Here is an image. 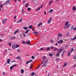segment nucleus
Returning <instances> with one entry per match:
<instances>
[{
	"label": "nucleus",
	"instance_id": "obj_1",
	"mask_svg": "<svg viewBox=\"0 0 76 76\" xmlns=\"http://www.w3.org/2000/svg\"><path fill=\"white\" fill-rule=\"evenodd\" d=\"M64 50V48L63 47L60 48L58 50V52L56 54L57 56H60V53L62 52Z\"/></svg>",
	"mask_w": 76,
	"mask_h": 76
},
{
	"label": "nucleus",
	"instance_id": "obj_2",
	"mask_svg": "<svg viewBox=\"0 0 76 76\" xmlns=\"http://www.w3.org/2000/svg\"><path fill=\"white\" fill-rule=\"evenodd\" d=\"M10 3V0H7L5 3H4L3 4V5H6V6H7V4H9Z\"/></svg>",
	"mask_w": 76,
	"mask_h": 76
},
{
	"label": "nucleus",
	"instance_id": "obj_3",
	"mask_svg": "<svg viewBox=\"0 0 76 76\" xmlns=\"http://www.w3.org/2000/svg\"><path fill=\"white\" fill-rule=\"evenodd\" d=\"M33 2L36 5H37L38 3V0H34Z\"/></svg>",
	"mask_w": 76,
	"mask_h": 76
},
{
	"label": "nucleus",
	"instance_id": "obj_4",
	"mask_svg": "<svg viewBox=\"0 0 76 76\" xmlns=\"http://www.w3.org/2000/svg\"><path fill=\"white\" fill-rule=\"evenodd\" d=\"M17 66V65H12L11 66L10 68V69L12 70L14 67H16Z\"/></svg>",
	"mask_w": 76,
	"mask_h": 76
},
{
	"label": "nucleus",
	"instance_id": "obj_5",
	"mask_svg": "<svg viewBox=\"0 0 76 76\" xmlns=\"http://www.w3.org/2000/svg\"><path fill=\"white\" fill-rule=\"evenodd\" d=\"M52 19V18H50L49 20L48 21V24H50L51 23V19Z\"/></svg>",
	"mask_w": 76,
	"mask_h": 76
},
{
	"label": "nucleus",
	"instance_id": "obj_6",
	"mask_svg": "<svg viewBox=\"0 0 76 76\" xmlns=\"http://www.w3.org/2000/svg\"><path fill=\"white\" fill-rule=\"evenodd\" d=\"M63 42V40H59V41L58 42V44H62Z\"/></svg>",
	"mask_w": 76,
	"mask_h": 76
},
{
	"label": "nucleus",
	"instance_id": "obj_7",
	"mask_svg": "<svg viewBox=\"0 0 76 76\" xmlns=\"http://www.w3.org/2000/svg\"><path fill=\"white\" fill-rule=\"evenodd\" d=\"M57 37H63V35H62V34H61L60 33H59L57 35Z\"/></svg>",
	"mask_w": 76,
	"mask_h": 76
},
{
	"label": "nucleus",
	"instance_id": "obj_8",
	"mask_svg": "<svg viewBox=\"0 0 76 76\" xmlns=\"http://www.w3.org/2000/svg\"><path fill=\"white\" fill-rule=\"evenodd\" d=\"M12 48L13 49H15L16 48V44H14L12 45Z\"/></svg>",
	"mask_w": 76,
	"mask_h": 76
},
{
	"label": "nucleus",
	"instance_id": "obj_9",
	"mask_svg": "<svg viewBox=\"0 0 76 76\" xmlns=\"http://www.w3.org/2000/svg\"><path fill=\"white\" fill-rule=\"evenodd\" d=\"M6 20H7V19H4L3 20V21H2V23L4 25V24H5V22H6Z\"/></svg>",
	"mask_w": 76,
	"mask_h": 76
},
{
	"label": "nucleus",
	"instance_id": "obj_10",
	"mask_svg": "<svg viewBox=\"0 0 76 76\" xmlns=\"http://www.w3.org/2000/svg\"><path fill=\"white\" fill-rule=\"evenodd\" d=\"M15 58L17 60H18V59H19L20 60V59H21V58L20 57V56H18Z\"/></svg>",
	"mask_w": 76,
	"mask_h": 76
},
{
	"label": "nucleus",
	"instance_id": "obj_11",
	"mask_svg": "<svg viewBox=\"0 0 76 76\" xmlns=\"http://www.w3.org/2000/svg\"><path fill=\"white\" fill-rule=\"evenodd\" d=\"M32 60H31L27 61L26 63V64L27 65V64H28V63H31V62H32Z\"/></svg>",
	"mask_w": 76,
	"mask_h": 76
},
{
	"label": "nucleus",
	"instance_id": "obj_12",
	"mask_svg": "<svg viewBox=\"0 0 76 76\" xmlns=\"http://www.w3.org/2000/svg\"><path fill=\"white\" fill-rule=\"evenodd\" d=\"M72 10H74V11H76V7H75V6H74V7H73Z\"/></svg>",
	"mask_w": 76,
	"mask_h": 76
},
{
	"label": "nucleus",
	"instance_id": "obj_13",
	"mask_svg": "<svg viewBox=\"0 0 76 76\" xmlns=\"http://www.w3.org/2000/svg\"><path fill=\"white\" fill-rule=\"evenodd\" d=\"M45 50H47V51H49L50 50V47H48L46 49H45Z\"/></svg>",
	"mask_w": 76,
	"mask_h": 76
},
{
	"label": "nucleus",
	"instance_id": "obj_14",
	"mask_svg": "<svg viewBox=\"0 0 76 76\" xmlns=\"http://www.w3.org/2000/svg\"><path fill=\"white\" fill-rule=\"evenodd\" d=\"M11 60L9 59H8L7 60V64H9L10 63V61Z\"/></svg>",
	"mask_w": 76,
	"mask_h": 76
},
{
	"label": "nucleus",
	"instance_id": "obj_15",
	"mask_svg": "<svg viewBox=\"0 0 76 76\" xmlns=\"http://www.w3.org/2000/svg\"><path fill=\"white\" fill-rule=\"evenodd\" d=\"M19 32V30L18 29L14 33V35H15V34H17V33H18Z\"/></svg>",
	"mask_w": 76,
	"mask_h": 76
},
{
	"label": "nucleus",
	"instance_id": "obj_16",
	"mask_svg": "<svg viewBox=\"0 0 76 76\" xmlns=\"http://www.w3.org/2000/svg\"><path fill=\"white\" fill-rule=\"evenodd\" d=\"M15 48H19L20 47V45H17L16 44Z\"/></svg>",
	"mask_w": 76,
	"mask_h": 76
},
{
	"label": "nucleus",
	"instance_id": "obj_17",
	"mask_svg": "<svg viewBox=\"0 0 76 76\" xmlns=\"http://www.w3.org/2000/svg\"><path fill=\"white\" fill-rule=\"evenodd\" d=\"M67 66V62H66L64 64V65L63 66V67H66Z\"/></svg>",
	"mask_w": 76,
	"mask_h": 76
},
{
	"label": "nucleus",
	"instance_id": "obj_18",
	"mask_svg": "<svg viewBox=\"0 0 76 76\" xmlns=\"http://www.w3.org/2000/svg\"><path fill=\"white\" fill-rule=\"evenodd\" d=\"M35 75V73L34 72H33L31 74V76H34Z\"/></svg>",
	"mask_w": 76,
	"mask_h": 76
},
{
	"label": "nucleus",
	"instance_id": "obj_19",
	"mask_svg": "<svg viewBox=\"0 0 76 76\" xmlns=\"http://www.w3.org/2000/svg\"><path fill=\"white\" fill-rule=\"evenodd\" d=\"M39 50H41V51H42L43 50H45V49H44L43 48H42L39 49Z\"/></svg>",
	"mask_w": 76,
	"mask_h": 76
},
{
	"label": "nucleus",
	"instance_id": "obj_20",
	"mask_svg": "<svg viewBox=\"0 0 76 76\" xmlns=\"http://www.w3.org/2000/svg\"><path fill=\"white\" fill-rule=\"evenodd\" d=\"M73 48H71L70 50V53H72L73 51Z\"/></svg>",
	"mask_w": 76,
	"mask_h": 76
},
{
	"label": "nucleus",
	"instance_id": "obj_21",
	"mask_svg": "<svg viewBox=\"0 0 76 76\" xmlns=\"http://www.w3.org/2000/svg\"><path fill=\"white\" fill-rule=\"evenodd\" d=\"M21 73H24V70L21 69Z\"/></svg>",
	"mask_w": 76,
	"mask_h": 76
},
{
	"label": "nucleus",
	"instance_id": "obj_22",
	"mask_svg": "<svg viewBox=\"0 0 76 76\" xmlns=\"http://www.w3.org/2000/svg\"><path fill=\"white\" fill-rule=\"evenodd\" d=\"M53 9H51V10H49V11H48V13H50H50H51V12H53Z\"/></svg>",
	"mask_w": 76,
	"mask_h": 76
},
{
	"label": "nucleus",
	"instance_id": "obj_23",
	"mask_svg": "<svg viewBox=\"0 0 76 76\" xmlns=\"http://www.w3.org/2000/svg\"><path fill=\"white\" fill-rule=\"evenodd\" d=\"M69 24V22L67 21L65 23V25H67Z\"/></svg>",
	"mask_w": 76,
	"mask_h": 76
},
{
	"label": "nucleus",
	"instance_id": "obj_24",
	"mask_svg": "<svg viewBox=\"0 0 76 76\" xmlns=\"http://www.w3.org/2000/svg\"><path fill=\"white\" fill-rule=\"evenodd\" d=\"M53 50H54V51H57V50H58V48H54L53 49Z\"/></svg>",
	"mask_w": 76,
	"mask_h": 76
},
{
	"label": "nucleus",
	"instance_id": "obj_25",
	"mask_svg": "<svg viewBox=\"0 0 76 76\" xmlns=\"http://www.w3.org/2000/svg\"><path fill=\"white\" fill-rule=\"evenodd\" d=\"M23 29H25V30H26L28 29V27H24L23 28Z\"/></svg>",
	"mask_w": 76,
	"mask_h": 76
},
{
	"label": "nucleus",
	"instance_id": "obj_26",
	"mask_svg": "<svg viewBox=\"0 0 76 76\" xmlns=\"http://www.w3.org/2000/svg\"><path fill=\"white\" fill-rule=\"evenodd\" d=\"M26 44H30V42H29V40H28V42L27 41H26Z\"/></svg>",
	"mask_w": 76,
	"mask_h": 76
},
{
	"label": "nucleus",
	"instance_id": "obj_27",
	"mask_svg": "<svg viewBox=\"0 0 76 76\" xmlns=\"http://www.w3.org/2000/svg\"><path fill=\"white\" fill-rule=\"evenodd\" d=\"M8 45H9V46L11 47L12 46V44L11 43H8Z\"/></svg>",
	"mask_w": 76,
	"mask_h": 76
},
{
	"label": "nucleus",
	"instance_id": "obj_28",
	"mask_svg": "<svg viewBox=\"0 0 76 76\" xmlns=\"http://www.w3.org/2000/svg\"><path fill=\"white\" fill-rule=\"evenodd\" d=\"M38 32L37 31H35L33 33V34H38Z\"/></svg>",
	"mask_w": 76,
	"mask_h": 76
},
{
	"label": "nucleus",
	"instance_id": "obj_29",
	"mask_svg": "<svg viewBox=\"0 0 76 76\" xmlns=\"http://www.w3.org/2000/svg\"><path fill=\"white\" fill-rule=\"evenodd\" d=\"M53 1H50V2L49 4V5L50 6V4H51V3H53Z\"/></svg>",
	"mask_w": 76,
	"mask_h": 76
},
{
	"label": "nucleus",
	"instance_id": "obj_30",
	"mask_svg": "<svg viewBox=\"0 0 76 76\" xmlns=\"http://www.w3.org/2000/svg\"><path fill=\"white\" fill-rule=\"evenodd\" d=\"M41 25H42V23H40L39 24V25L38 26H41Z\"/></svg>",
	"mask_w": 76,
	"mask_h": 76
},
{
	"label": "nucleus",
	"instance_id": "obj_31",
	"mask_svg": "<svg viewBox=\"0 0 76 76\" xmlns=\"http://www.w3.org/2000/svg\"><path fill=\"white\" fill-rule=\"evenodd\" d=\"M43 60H45L46 59V56H43Z\"/></svg>",
	"mask_w": 76,
	"mask_h": 76
},
{
	"label": "nucleus",
	"instance_id": "obj_32",
	"mask_svg": "<svg viewBox=\"0 0 76 76\" xmlns=\"http://www.w3.org/2000/svg\"><path fill=\"white\" fill-rule=\"evenodd\" d=\"M73 57H74V59L75 60L76 59V55H74Z\"/></svg>",
	"mask_w": 76,
	"mask_h": 76
},
{
	"label": "nucleus",
	"instance_id": "obj_33",
	"mask_svg": "<svg viewBox=\"0 0 76 76\" xmlns=\"http://www.w3.org/2000/svg\"><path fill=\"white\" fill-rule=\"evenodd\" d=\"M30 10H31V8H28L27 9L28 11H30Z\"/></svg>",
	"mask_w": 76,
	"mask_h": 76
},
{
	"label": "nucleus",
	"instance_id": "obj_34",
	"mask_svg": "<svg viewBox=\"0 0 76 76\" xmlns=\"http://www.w3.org/2000/svg\"><path fill=\"white\" fill-rule=\"evenodd\" d=\"M28 3H27L25 5L26 7H28Z\"/></svg>",
	"mask_w": 76,
	"mask_h": 76
},
{
	"label": "nucleus",
	"instance_id": "obj_35",
	"mask_svg": "<svg viewBox=\"0 0 76 76\" xmlns=\"http://www.w3.org/2000/svg\"><path fill=\"white\" fill-rule=\"evenodd\" d=\"M67 28V25H65V26H64V29H66Z\"/></svg>",
	"mask_w": 76,
	"mask_h": 76
},
{
	"label": "nucleus",
	"instance_id": "obj_36",
	"mask_svg": "<svg viewBox=\"0 0 76 76\" xmlns=\"http://www.w3.org/2000/svg\"><path fill=\"white\" fill-rule=\"evenodd\" d=\"M70 55V53L69 52H68V53H67V56H69Z\"/></svg>",
	"mask_w": 76,
	"mask_h": 76
},
{
	"label": "nucleus",
	"instance_id": "obj_37",
	"mask_svg": "<svg viewBox=\"0 0 76 76\" xmlns=\"http://www.w3.org/2000/svg\"><path fill=\"white\" fill-rule=\"evenodd\" d=\"M29 30H27V31H26L25 32V34H27V33H28V32H29Z\"/></svg>",
	"mask_w": 76,
	"mask_h": 76
},
{
	"label": "nucleus",
	"instance_id": "obj_38",
	"mask_svg": "<svg viewBox=\"0 0 76 76\" xmlns=\"http://www.w3.org/2000/svg\"><path fill=\"white\" fill-rule=\"evenodd\" d=\"M50 49H54V46H50Z\"/></svg>",
	"mask_w": 76,
	"mask_h": 76
},
{
	"label": "nucleus",
	"instance_id": "obj_39",
	"mask_svg": "<svg viewBox=\"0 0 76 76\" xmlns=\"http://www.w3.org/2000/svg\"><path fill=\"white\" fill-rule=\"evenodd\" d=\"M32 26H29L28 28H30V29H31Z\"/></svg>",
	"mask_w": 76,
	"mask_h": 76
},
{
	"label": "nucleus",
	"instance_id": "obj_40",
	"mask_svg": "<svg viewBox=\"0 0 76 76\" xmlns=\"http://www.w3.org/2000/svg\"><path fill=\"white\" fill-rule=\"evenodd\" d=\"M49 56H50L51 57L52 56H53V54H52V53H50L49 54Z\"/></svg>",
	"mask_w": 76,
	"mask_h": 76
},
{
	"label": "nucleus",
	"instance_id": "obj_41",
	"mask_svg": "<svg viewBox=\"0 0 76 76\" xmlns=\"http://www.w3.org/2000/svg\"><path fill=\"white\" fill-rule=\"evenodd\" d=\"M70 26V24H68V26H67V28H69V27Z\"/></svg>",
	"mask_w": 76,
	"mask_h": 76
},
{
	"label": "nucleus",
	"instance_id": "obj_42",
	"mask_svg": "<svg viewBox=\"0 0 76 76\" xmlns=\"http://www.w3.org/2000/svg\"><path fill=\"white\" fill-rule=\"evenodd\" d=\"M24 12H25V11H24V10H23V9H22V13H24Z\"/></svg>",
	"mask_w": 76,
	"mask_h": 76
},
{
	"label": "nucleus",
	"instance_id": "obj_43",
	"mask_svg": "<svg viewBox=\"0 0 76 76\" xmlns=\"http://www.w3.org/2000/svg\"><path fill=\"white\" fill-rule=\"evenodd\" d=\"M11 38L12 39H14L16 38V37H12Z\"/></svg>",
	"mask_w": 76,
	"mask_h": 76
},
{
	"label": "nucleus",
	"instance_id": "obj_44",
	"mask_svg": "<svg viewBox=\"0 0 76 76\" xmlns=\"http://www.w3.org/2000/svg\"><path fill=\"white\" fill-rule=\"evenodd\" d=\"M22 19L21 18L19 22H22Z\"/></svg>",
	"mask_w": 76,
	"mask_h": 76
},
{
	"label": "nucleus",
	"instance_id": "obj_45",
	"mask_svg": "<svg viewBox=\"0 0 76 76\" xmlns=\"http://www.w3.org/2000/svg\"><path fill=\"white\" fill-rule=\"evenodd\" d=\"M66 37H68V36H69V33H66Z\"/></svg>",
	"mask_w": 76,
	"mask_h": 76
},
{
	"label": "nucleus",
	"instance_id": "obj_46",
	"mask_svg": "<svg viewBox=\"0 0 76 76\" xmlns=\"http://www.w3.org/2000/svg\"><path fill=\"white\" fill-rule=\"evenodd\" d=\"M20 50H19V49H17V51H18V52H20Z\"/></svg>",
	"mask_w": 76,
	"mask_h": 76
},
{
	"label": "nucleus",
	"instance_id": "obj_47",
	"mask_svg": "<svg viewBox=\"0 0 76 76\" xmlns=\"http://www.w3.org/2000/svg\"><path fill=\"white\" fill-rule=\"evenodd\" d=\"M74 28V26H71V29H73V28Z\"/></svg>",
	"mask_w": 76,
	"mask_h": 76
},
{
	"label": "nucleus",
	"instance_id": "obj_48",
	"mask_svg": "<svg viewBox=\"0 0 76 76\" xmlns=\"http://www.w3.org/2000/svg\"><path fill=\"white\" fill-rule=\"evenodd\" d=\"M22 35L24 37H26V35H25V34L24 33H23V34H22Z\"/></svg>",
	"mask_w": 76,
	"mask_h": 76
},
{
	"label": "nucleus",
	"instance_id": "obj_49",
	"mask_svg": "<svg viewBox=\"0 0 76 76\" xmlns=\"http://www.w3.org/2000/svg\"><path fill=\"white\" fill-rule=\"evenodd\" d=\"M31 58H32V59H34V58H35V57H34V56H31Z\"/></svg>",
	"mask_w": 76,
	"mask_h": 76
},
{
	"label": "nucleus",
	"instance_id": "obj_50",
	"mask_svg": "<svg viewBox=\"0 0 76 76\" xmlns=\"http://www.w3.org/2000/svg\"><path fill=\"white\" fill-rule=\"evenodd\" d=\"M3 7V4H1L0 6V8H2Z\"/></svg>",
	"mask_w": 76,
	"mask_h": 76
},
{
	"label": "nucleus",
	"instance_id": "obj_51",
	"mask_svg": "<svg viewBox=\"0 0 76 76\" xmlns=\"http://www.w3.org/2000/svg\"><path fill=\"white\" fill-rule=\"evenodd\" d=\"M41 8V7H39V8H38L36 10V11L37 10H40V8Z\"/></svg>",
	"mask_w": 76,
	"mask_h": 76
},
{
	"label": "nucleus",
	"instance_id": "obj_52",
	"mask_svg": "<svg viewBox=\"0 0 76 76\" xmlns=\"http://www.w3.org/2000/svg\"><path fill=\"white\" fill-rule=\"evenodd\" d=\"M40 66H41V65H39L38 67H37L36 68V69H38L39 67H40Z\"/></svg>",
	"mask_w": 76,
	"mask_h": 76
},
{
	"label": "nucleus",
	"instance_id": "obj_53",
	"mask_svg": "<svg viewBox=\"0 0 76 76\" xmlns=\"http://www.w3.org/2000/svg\"><path fill=\"white\" fill-rule=\"evenodd\" d=\"M6 74V73L5 72H3V75H4Z\"/></svg>",
	"mask_w": 76,
	"mask_h": 76
},
{
	"label": "nucleus",
	"instance_id": "obj_54",
	"mask_svg": "<svg viewBox=\"0 0 76 76\" xmlns=\"http://www.w3.org/2000/svg\"><path fill=\"white\" fill-rule=\"evenodd\" d=\"M50 41H51V43H53V42L54 41H53V40H51Z\"/></svg>",
	"mask_w": 76,
	"mask_h": 76
},
{
	"label": "nucleus",
	"instance_id": "obj_55",
	"mask_svg": "<svg viewBox=\"0 0 76 76\" xmlns=\"http://www.w3.org/2000/svg\"><path fill=\"white\" fill-rule=\"evenodd\" d=\"M44 60H43V61H42V64H44Z\"/></svg>",
	"mask_w": 76,
	"mask_h": 76
},
{
	"label": "nucleus",
	"instance_id": "obj_56",
	"mask_svg": "<svg viewBox=\"0 0 76 76\" xmlns=\"http://www.w3.org/2000/svg\"><path fill=\"white\" fill-rule=\"evenodd\" d=\"M23 3H26V0H24L23 1Z\"/></svg>",
	"mask_w": 76,
	"mask_h": 76
},
{
	"label": "nucleus",
	"instance_id": "obj_57",
	"mask_svg": "<svg viewBox=\"0 0 76 76\" xmlns=\"http://www.w3.org/2000/svg\"><path fill=\"white\" fill-rule=\"evenodd\" d=\"M76 27H75L74 28L73 30L74 31H76Z\"/></svg>",
	"mask_w": 76,
	"mask_h": 76
},
{
	"label": "nucleus",
	"instance_id": "obj_58",
	"mask_svg": "<svg viewBox=\"0 0 76 76\" xmlns=\"http://www.w3.org/2000/svg\"><path fill=\"white\" fill-rule=\"evenodd\" d=\"M22 44H25V41H23L22 42Z\"/></svg>",
	"mask_w": 76,
	"mask_h": 76
},
{
	"label": "nucleus",
	"instance_id": "obj_59",
	"mask_svg": "<svg viewBox=\"0 0 76 76\" xmlns=\"http://www.w3.org/2000/svg\"><path fill=\"white\" fill-rule=\"evenodd\" d=\"M32 65H31L30 67V69H32Z\"/></svg>",
	"mask_w": 76,
	"mask_h": 76
},
{
	"label": "nucleus",
	"instance_id": "obj_60",
	"mask_svg": "<svg viewBox=\"0 0 76 76\" xmlns=\"http://www.w3.org/2000/svg\"><path fill=\"white\" fill-rule=\"evenodd\" d=\"M59 0H56L55 1V3H57V1H59Z\"/></svg>",
	"mask_w": 76,
	"mask_h": 76
},
{
	"label": "nucleus",
	"instance_id": "obj_61",
	"mask_svg": "<svg viewBox=\"0 0 76 76\" xmlns=\"http://www.w3.org/2000/svg\"><path fill=\"white\" fill-rule=\"evenodd\" d=\"M74 39L75 40V39H76V36H75L74 38Z\"/></svg>",
	"mask_w": 76,
	"mask_h": 76
},
{
	"label": "nucleus",
	"instance_id": "obj_62",
	"mask_svg": "<svg viewBox=\"0 0 76 76\" xmlns=\"http://www.w3.org/2000/svg\"><path fill=\"white\" fill-rule=\"evenodd\" d=\"M16 62V61H11V63H13V62Z\"/></svg>",
	"mask_w": 76,
	"mask_h": 76
},
{
	"label": "nucleus",
	"instance_id": "obj_63",
	"mask_svg": "<svg viewBox=\"0 0 76 76\" xmlns=\"http://www.w3.org/2000/svg\"><path fill=\"white\" fill-rule=\"evenodd\" d=\"M44 14H45V15H46V11H44Z\"/></svg>",
	"mask_w": 76,
	"mask_h": 76
},
{
	"label": "nucleus",
	"instance_id": "obj_64",
	"mask_svg": "<svg viewBox=\"0 0 76 76\" xmlns=\"http://www.w3.org/2000/svg\"><path fill=\"white\" fill-rule=\"evenodd\" d=\"M47 61H48V60H47L45 62V63H47Z\"/></svg>",
	"mask_w": 76,
	"mask_h": 76
}]
</instances>
